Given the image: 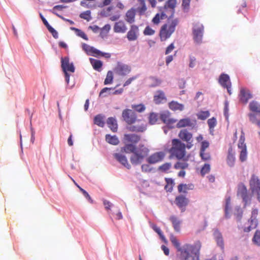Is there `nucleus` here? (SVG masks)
<instances>
[{
    "instance_id": "12",
    "label": "nucleus",
    "mask_w": 260,
    "mask_h": 260,
    "mask_svg": "<svg viewBox=\"0 0 260 260\" xmlns=\"http://www.w3.org/2000/svg\"><path fill=\"white\" fill-rule=\"evenodd\" d=\"M174 202L181 211L184 212L189 203V200L185 196L179 195L176 197Z\"/></svg>"
},
{
    "instance_id": "26",
    "label": "nucleus",
    "mask_w": 260,
    "mask_h": 260,
    "mask_svg": "<svg viewBox=\"0 0 260 260\" xmlns=\"http://www.w3.org/2000/svg\"><path fill=\"white\" fill-rule=\"evenodd\" d=\"M116 72L119 75L125 76L131 71V68L127 65L118 64L115 68Z\"/></svg>"
},
{
    "instance_id": "28",
    "label": "nucleus",
    "mask_w": 260,
    "mask_h": 260,
    "mask_svg": "<svg viewBox=\"0 0 260 260\" xmlns=\"http://www.w3.org/2000/svg\"><path fill=\"white\" fill-rule=\"evenodd\" d=\"M153 100L155 104H159L164 100L166 101L167 99L165 94L162 90H157L154 96Z\"/></svg>"
},
{
    "instance_id": "23",
    "label": "nucleus",
    "mask_w": 260,
    "mask_h": 260,
    "mask_svg": "<svg viewBox=\"0 0 260 260\" xmlns=\"http://www.w3.org/2000/svg\"><path fill=\"white\" fill-rule=\"evenodd\" d=\"M236 160L235 153L234 151L232 146H230L228 149L226 157V163L230 167H233L235 166Z\"/></svg>"
},
{
    "instance_id": "10",
    "label": "nucleus",
    "mask_w": 260,
    "mask_h": 260,
    "mask_svg": "<svg viewBox=\"0 0 260 260\" xmlns=\"http://www.w3.org/2000/svg\"><path fill=\"white\" fill-rule=\"evenodd\" d=\"M124 120L128 124H132L136 122L137 115L135 112L130 109H125L122 113Z\"/></svg>"
},
{
    "instance_id": "36",
    "label": "nucleus",
    "mask_w": 260,
    "mask_h": 260,
    "mask_svg": "<svg viewBox=\"0 0 260 260\" xmlns=\"http://www.w3.org/2000/svg\"><path fill=\"white\" fill-rule=\"evenodd\" d=\"M105 116L102 114H98L94 118V123L99 126L104 127L105 125Z\"/></svg>"
},
{
    "instance_id": "7",
    "label": "nucleus",
    "mask_w": 260,
    "mask_h": 260,
    "mask_svg": "<svg viewBox=\"0 0 260 260\" xmlns=\"http://www.w3.org/2000/svg\"><path fill=\"white\" fill-rule=\"evenodd\" d=\"M178 137L180 138V140L187 143L186 147L187 148L189 149L192 147V134L187 129H181L178 134Z\"/></svg>"
},
{
    "instance_id": "11",
    "label": "nucleus",
    "mask_w": 260,
    "mask_h": 260,
    "mask_svg": "<svg viewBox=\"0 0 260 260\" xmlns=\"http://www.w3.org/2000/svg\"><path fill=\"white\" fill-rule=\"evenodd\" d=\"M166 154L163 151H159L153 153L147 158V161L149 164H154L159 162L164 159Z\"/></svg>"
},
{
    "instance_id": "46",
    "label": "nucleus",
    "mask_w": 260,
    "mask_h": 260,
    "mask_svg": "<svg viewBox=\"0 0 260 260\" xmlns=\"http://www.w3.org/2000/svg\"><path fill=\"white\" fill-rule=\"evenodd\" d=\"M79 16L81 18L84 19L87 21H89L91 19V12L89 10L81 13Z\"/></svg>"
},
{
    "instance_id": "18",
    "label": "nucleus",
    "mask_w": 260,
    "mask_h": 260,
    "mask_svg": "<svg viewBox=\"0 0 260 260\" xmlns=\"http://www.w3.org/2000/svg\"><path fill=\"white\" fill-rule=\"evenodd\" d=\"M239 96L240 101L244 104H246L248 100L252 97L250 91L244 88L240 89Z\"/></svg>"
},
{
    "instance_id": "29",
    "label": "nucleus",
    "mask_w": 260,
    "mask_h": 260,
    "mask_svg": "<svg viewBox=\"0 0 260 260\" xmlns=\"http://www.w3.org/2000/svg\"><path fill=\"white\" fill-rule=\"evenodd\" d=\"M136 11L134 9H131L125 14V21L131 24L135 22Z\"/></svg>"
},
{
    "instance_id": "42",
    "label": "nucleus",
    "mask_w": 260,
    "mask_h": 260,
    "mask_svg": "<svg viewBox=\"0 0 260 260\" xmlns=\"http://www.w3.org/2000/svg\"><path fill=\"white\" fill-rule=\"evenodd\" d=\"M152 228L153 230L158 234V235L159 236L161 239L165 242V243L167 242V240L163 235V233L159 228H158L156 225L153 224L152 226Z\"/></svg>"
},
{
    "instance_id": "31",
    "label": "nucleus",
    "mask_w": 260,
    "mask_h": 260,
    "mask_svg": "<svg viewBox=\"0 0 260 260\" xmlns=\"http://www.w3.org/2000/svg\"><path fill=\"white\" fill-rule=\"evenodd\" d=\"M170 220L171 221L174 230L176 232L180 231V224L181 221L175 216H171L170 217Z\"/></svg>"
},
{
    "instance_id": "55",
    "label": "nucleus",
    "mask_w": 260,
    "mask_h": 260,
    "mask_svg": "<svg viewBox=\"0 0 260 260\" xmlns=\"http://www.w3.org/2000/svg\"><path fill=\"white\" fill-rule=\"evenodd\" d=\"M155 30L149 26H147L144 30L143 34L145 36H151L155 34Z\"/></svg>"
},
{
    "instance_id": "16",
    "label": "nucleus",
    "mask_w": 260,
    "mask_h": 260,
    "mask_svg": "<svg viewBox=\"0 0 260 260\" xmlns=\"http://www.w3.org/2000/svg\"><path fill=\"white\" fill-rule=\"evenodd\" d=\"M61 68L63 72H70L74 73L75 68L73 63H70L68 57H62L61 58Z\"/></svg>"
},
{
    "instance_id": "52",
    "label": "nucleus",
    "mask_w": 260,
    "mask_h": 260,
    "mask_svg": "<svg viewBox=\"0 0 260 260\" xmlns=\"http://www.w3.org/2000/svg\"><path fill=\"white\" fill-rule=\"evenodd\" d=\"M210 115L209 112L208 111H201L197 115L198 118L199 119L205 120L207 119Z\"/></svg>"
},
{
    "instance_id": "64",
    "label": "nucleus",
    "mask_w": 260,
    "mask_h": 260,
    "mask_svg": "<svg viewBox=\"0 0 260 260\" xmlns=\"http://www.w3.org/2000/svg\"><path fill=\"white\" fill-rule=\"evenodd\" d=\"M110 29V25L109 24H106L104 26L101 28V30L102 31L101 33L107 34L109 31Z\"/></svg>"
},
{
    "instance_id": "4",
    "label": "nucleus",
    "mask_w": 260,
    "mask_h": 260,
    "mask_svg": "<svg viewBox=\"0 0 260 260\" xmlns=\"http://www.w3.org/2000/svg\"><path fill=\"white\" fill-rule=\"evenodd\" d=\"M178 19H175L161 26L159 32V36L161 41H165L170 38L172 34L175 31L176 26L178 25Z\"/></svg>"
},
{
    "instance_id": "17",
    "label": "nucleus",
    "mask_w": 260,
    "mask_h": 260,
    "mask_svg": "<svg viewBox=\"0 0 260 260\" xmlns=\"http://www.w3.org/2000/svg\"><path fill=\"white\" fill-rule=\"evenodd\" d=\"M196 125V121L191 120L189 118L180 119L176 124L177 128L190 127L194 128Z\"/></svg>"
},
{
    "instance_id": "6",
    "label": "nucleus",
    "mask_w": 260,
    "mask_h": 260,
    "mask_svg": "<svg viewBox=\"0 0 260 260\" xmlns=\"http://www.w3.org/2000/svg\"><path fill=\"white\" fill-rule=\"evenodd\" d=\"M237 196L242 199L244 207L250 203L251 196L249 194L246 186L243 183H240L238 185Z\"/></svg>"
},
{
    "instance_id": "30",
    "label": "nucleus",
    "mask_w": 260,
    "mask_h": 260,
    "mask_svg": "<svg viewBox=\"0 0 260 260\" xmlns=\"http://www.w3.org/2000/svg\"><path fill=\"white\" fill-rule=\"evenodd\" d=\"M169 107L172 111H183L184 110V105L176 101H171L169 103Z\"/></svg>"
},
{
    "instance_id": "40",
    "label": "nucleus",
    "mask_w": 260,
    "mask_h": 260,
    "mask_svg": "<svg viewBox=\"0 0 260 260\" xmlns=\"http://www.w3.org/2000/svg\"><path fill=\"white\" fill-rule=\"evenodd\" d=\"M170 241L174 246L177 249V251L179 252L182 247L180 246V243L176 237L173 235H171L170 236Z\"/></svg>"
},
{
    "instance_id": "45",
    "label": "nucleus",
    "mask_w": 260,
    "mask_h": 260,
    "mask_svg": "<svg viewBox=\"0 0 260 260\" xmlns=\"http://www.w3.org/2000/svg\"><path fill=\"white\" fill-rule=\"evenodd\" d=\"M71 29L72 30H74L76 32L77 35L79 37L83 38L85 40H88L87 35L85 34V32L84 31H82L81 30H80L78 28H75V27H71Z\"/></svg>"
},
{
    "instance_id": "20",
    "label": "nucleus",
    "mask_w": 260,
    "mask_h": 260,
    "mask_svg": "<svg viewBox=\"0 0 260 260\" xmlns=\"http://www.w3.org/2000/svg\"><path fill=\"white\" fill-rule=\"evenodd\" d=\"M82 48L83 50L85 51V52H86V53L88 55L94 56H100V55H103L102 52H101L100 50L94 48L93 47H91L85 43L82 44Z\"/></svg>"
},
{
    "instance_id": "9",
    "label": "nucleus",
    "mask_w": 260,
    "mask_h": 260,
    "mask_svg": "<svg viewBox=\"0 0 260 260\" xmlns=\"http://www.w3.org/2000/svg\"><path fill=\"white\" fill-rule=\"evenodd\" d=\"M258 211L257 209H253L251 212V216L248 220V223L249 225L247 227H245L243 229V231L246 233H248L251 230L255 229L258 224L257 220L256 217L258 214Z\"/></svg>"
},
{
    "instance_id": "41",
    "label": "nucleus",
    "mask_w": 260,
    "mask_h": 260,
    "mask_svg": "<svg viewBox=\"0 0 260 260\" xmlns=\"http://www.w3.org/2000/svg\"><path fill=\"white\" fill-rule=\"evenodd\" d=\"M252 241L253 243L257 246H260V231L256 230L252 238Z\"/></svg>"
},
{
    "instance_id": "58",
    "label": "nucleus",
    "mask_w": 260,
    "mask_h": 260,
    "mask_svg": "<svg viewBox=\"0 0 260 260\" xmlns=\"http://www.w3.org/2000/svg\"><path fill=\"white\" fill-rule=\"evenodd\" d=\"M79 189L82 192L84 196L87 199L88 202L90 203H93V200H92L91 198L89 195L88 192L81 187H79Z\"/></svg>"
},
{
    "instance_id": "27",
    "label": "nucleus",
    "mask_w": 260,
    "mask_h": 260,
    "mask_svg": "<svg viewBox=\"0 0 260 260\" xmlns=\"http://www.w3.org/2000/svg\"><path fill=\"white\" fill-rule=\"evenodd\" d=\"M168 18H171L166 11H163L161 14H156L152 20L154 24L157 25L160 23V20Z\"/></svg>"
},
{
    "instance_id": "61",
    "label": "nucleus",
    "mask_w": 260,
    "mask_h": 260,
    "mask_svg": "<svg viewBox=\"0 0 260 260\" xmlns=\"http://www.w3.org/2000/svg\"><path fill=\"white\" fill-rule=\"evenodd\" d=\"M47 29H48L49 31L51 33L52 36L55 39H57L58 38V32L56 30H55L51 25L49 26Z\"/></svg>"
},
{
    "instance_id": "8",
    "label": "nucleus",
    "mask_w": 260,
    "mask_h": 260,
    "mask_svg": "<svg viewBox=\"0 0 260 260\" xmlns=\"http://www.w3.org/2000/svg\"><path fill=\"white\" fill-rule=\"evenodd\" d=\"M133 124L127 127V129L132 132L143 133L147 129V125L144 120H138Z\"/></svg>"
},
{
    "instance_id": "48",
    "label": "nucleus",
    "mask_w": 260,
    "mask_h": 260,
    "mask_svg": "<svg viewBox=\"0 0 260 260\" xmlns=\"http://www.w3.org/2000/svg\"><path fill=\"white\" fill-rule=\"evenodd\" d=\"M243 215V211L240 207L236 208V212L235 213V216L237 221H241Z\"/></svg>"
},
{
    "instance_id": "54",
    "label": "nucleus",
    "mask_w": 260,
    "mask_h": 260,
    "mask_svg": "<svg viewBox=\"0 0 260 260\" xmlns=\"http://www.w3.org/2000/svg\"><path fill=\"white\" fill-rule=\"evenodd\" d=\"M132 108L138 112H142L145 110V107L142 104L133 105Z\"/></svg>"
},
{
    "instance_id": "43",
    "label": "nucleus",
    "mask_w": 260,
    "mask_h": 260,
    "mask_svg": "<svg viewBox=\"0 0 260 260\" xmlns=\"http://www.w3.org/2000/svg\"><path fill=\"white\" fill-rule=\"evenodd\" d=\"M188 167V164L185 161L181 162L178 161L174 165V168L176 170L181 169L184 170L187 168Z\"/></svg>"
},
{
    "instance_id": "24",
    "label": "nucleus",
    "mask_w": 260,
    "mask_h": 260,
    "mask_svg": "<svg viewBox=\"0 0 260 260\" xmlns=\"http://www.w3.org/2000/svg\"><path fill=\"white\" fill-rule=\"evenodd\" d=\"M249 185L252 192L260 189V180L258 178L253 174L249 181Z\"/></svg>"
},
{
    "instance_id": "25",
    "label": "nucleus",
    "mask_w": 260,
    "mask_h": 260,
    "mask_svg": "<svg viewBox=\"0 0 260 260\" xmlns=\"http://www.w3.org/2000/svg\"><path fill=\"white\" fill-rule=\"evenodd\" d=\"M127 26L122 20H120L115 23L113 30L116 33H125L127 30Z\"/></svg>"
},
{
    "instance_id": "35",
    "label": "nucleus",
    "mask_w": 260,
    "mask_h": 260,
    "mask_svg": "<svg viewBox=\"0 0 260 260\" xmlns=\"http://www.w3.org/2000/svg\"><path fill=\"white\" fill-rule=\"evenodd\" d=\"M106 141L109 144L117 145L119 144V141L118 138L116 136H111L107 134L105 136Z\"/></svg>"
},
{
    "instance_id": "5",
    "label": "nucleus",
    "mask_w": 260,
    "mask_h": 260,
    "mask_svg": "<svg viewBox=\"0 0 260 260\" xmlns=\"http://www.w3.org/2000/svg\"><path fill=\"white\" fill-rule=\"evenodd\" d=\"M204 27L199 22L194 23L192 27L193 39L196 43L200 44L202 42Z\"/></svg>"
},
{
    "instance_id": "44",
    "label": "nucleus",
    "mask_w": 260,
    "mask_h": 260,
    "mask_svg": "<svg viewBox=\"0 0 260 260\" xmlns=\"http://www.w3.org/2000/svg\"><path fill=\"white\" fill-rule=\"evenodd\" d=\"M113 80V74L112 71H109L107 72L106 78L104 81V84L107 85L111 84Z\"/></svg>"
},
{
    "instance_id": "1",
    "label": "nucleus",
    "mask_w": 260,
    "mask_h": 260,
    "mask_svg": "<svg viewBox=\"0 0 260 260\" xmlns=\"http://www.w3.org/2000/svg\"><path fill=\"white\" fill-rule=\"evenodd\" d=\"M121 151L127 153H133L130 157V161L132 165L135 166L141 164L149 153V149L144 144H140L136 147L130 143L126 144L122 147Z\"/></svg>"
},
{
    "instance_id": "37",
    "label": "nucleus",
    "mask_w": 260,
    "mask_h": 260,
    "mask_svg": "<svg viewBox=\"0 0 260 260\" xmlns=\"http://www.w3.org/2000/svg\"><path fill=\"white\" fill-rule=\"evenodd\" d=\"M249 106L250 111L260 114V105L257 102L254 101L251 102Z\"/></svg>"
},
{
    "instance_id": "22",
    "label": "nucleus",
    "mask_w": 260,
    "mask_h": 260,
    "mask_svg": "<svg viewBox=\"0 0 260 260\" xmlns=\"http://www.w3.org/2000/svg\"><path fill=\"white\" fill-rule=\"evenodd\" d=\"M176 5V0H168L164 6L163 11H166L169 15L172 17L174 14Z\"/></svg>"
},
{
    "instance_id": "19",
    "label": "nucleus",
    "mask_w": 260,
    "mask_h": 260,
    "mask_svg": "<svg viewBox=\"0 0 260 260\" xmlns=\"http://www.w3.org/2000/svg\"><path fill=\"white\" fill-rule=\"evenodd\" d=\"M141 140V137L134 134H125L123 137V141L125 143H130L133 145L137 144Z\"/></svg>"
},
{
    "instance_id": "57",
    "label": "nucleus",
    "mask_w": 260,
    "mask_h": 260,
    "mask_svg": "<svg viewBox=\"0 0 260 260\" xmlns=\"http://www.w3.org/2000/svg\"><path fill=\"white\" fill-rule=\"evenodd\" d=\"M150 79L152 81V83L150 85L151 87L159 86L161 83V81L160 79L155 77H152Z\"/></svg>"
},
{
    "instance_id": "15",
    "label": "nucleus",
    "mask_w": 260,
    "mask_h": 260,
    "mask_svg": "<svg viewBox=\"0 0 260 260\" xmlns=\"http://www.w3.org/2000/svg\"><path fill=\"white\" fill-rule=\"evenodd\" d=\"M139 27L137 25H132L128 31L126 38L129 41H135L138 39L139 36Z\"/></svg>"
},
{
    "instance_id": "2",
    "label": "nucleus",
    "mask_w": 260,
    "mask_h": 260,
    "mask_svg": "<svg viewBox=\"0 0 260 260\" xmlns=\"http://www.w3.org/2000/svg\"><path fill=\"white\" fill-rule=\"evenodd\" d=\"M202 246L200 241H196L193 244H185L180 250L181 260H200V251Z\"/></svg>"
},
{
    "instance_id": "21",
    "label": "nucleus",
    "mask_w": 260,
    "mask_h": 260,
    "mask_svg": "<svg viewBox=\"0 0 260 260\" xmlns=\"http://www.w3.org/2000/svg\"><path fill=\"white\" fill-rule=\"evenodd\" d=\"M113 156L117 161L127 169H130L131 168V166L128 163L127 159L124 155L119 153H115L113 154Z\"/></svg>"
},
{
    "instance_id": "32",
    "label": "nucleus",
    "mask_w": 260,
    "mask_h": 260,
    "mask_svg": "<svg viewBox=\"0 0 260 260\" xmlns=\"http://www.w3.org/2000/svg\"><path fill=\"white\" fill-rule=\"evenodd\" d=\"M214 236L217 245L221 248L222 250L224 249V242L221 234L217 230L214 232Z\"/></svg>"
},
{
    "instance_id": "34",
    "label": "nucleus",
    "mask_w": 260,
    "mask_h": 260,
    "mask_svg": "<svg viewBox=\"0 0 260 260\" xmlns=\"http://www.w3.org/2000/svg\"><path fill=\"white\" fill-rule=\"evenodd\" d=\"M107 123L108 127L113 132H117V123L116 120L113 117H109L107 120Z\"/></svg>"
},
{
    "instance_id": "39",
    "label": "nucleus",
    "mask_w": 260,
    "mask_h": 260,
    "mask_svg": "<svg viewBox=\"0 0 260 260\" xmlns=\"http://www.w3.org/2000/svg\"><path fill=\"white\" fill-rule=\"evenodd\" d=\"M166 185L165 186V189L167 191L171 192L175 184L174 180L172 178H166Z\"/></svg>"
},
{
    "instance_id": "33",
    "label": "nucleus",
    "mask_w": 260,
    "mask_h": 260,
    "mask_svg": "<svg viewBox=\"0 0 260 260\" xmlns=\"http://www.w3.org/2000/svg\"><path fill=\"white\" fill-rule=\"evenodd\" d=\"M194 188L192 184H180L178 186V190L179 193H186L189 190H192Z\"/></svg>"
},
{
    "instance_id": "38",
    "label": "nucleus",
    "mask_w": 260,
    "mask_h": 260,
    "mask_svg": "<svg viewBox=\"0 0 260 260\" xmlns=\"http://www.w3.org/2000/svg\"><path fill=\"white\" fill-rule=\"evenodd\" d=\"M90 61L93 68L96 71H100L103 66L102 62L101 60L92 58H90Z\"/></svg>"
},
{
    "instance_id": "13",
    "label": "nucleus",
    "mask_w": 260,
    "mask_h": 260,
    "mask_svg": "<svg viewBox=\"0 0 260 260\" xmlns=\"http://www.w3.org/2000/svg\"><path fill=\"white\" fill-rule=\"evenodd\" d=\"M219 82L223 87L227 89L228 93L231 95L232 94L231 83L229 76L227 74H221L219 78Z\"/></svg>"
},
{
    "instance_id": "51",
    "label": "nucleus",
    "mask_w": 260,
    "mask_h": 260,
    "mask_svg": "<svg viewBox=\"0 0 260 260\" xmlns=\"http://www.w3.org/2000/svg\"><path fill=\"white\" fill-rule=\"evenodd\" d=\"M66 8V6H64L63 5H56L53 7V10L51 11V12L52 13L56 15L58 17H59L62 19H64L63 17L62 16H61V15H59L58 14H57V13L55 12L54 10H59V11H61L63 9Z\"/></svg>"
},
{
    "instance_id": "56",
    "label": "nucleus",
    "mask_w": 260,
    "mask_h": 260,
    "mask_svg": "<svg viewBox=\"0 0 260 260\" xmlns=\"http://www.w3.org/2000/svg\"><path fill=\"white\" fill-rule=\"evenodd\" d=\"M207 122L210 129H213L217 123L216 119L214 117L209 119Z\"/></svg>"
},
{
    "instance_id": "47",
    "label": "nucleus",
    "mask_w": 260,
    "mask_h": 260,
    "mask_svg": "<svg viewBox=\"0 0 260 260\" xmlns=\"http://www.w3.org/2000/svg\"><path fill=\"white\" fill-rule=\"evenodd\" d=\"M172 165L171 162H166L159 167V170L163 172H167L171 168Z\"/></svg>"
},
{
    "instance_id": "3",
    "label": "nucleus",
    "mask_w": 260,
    "mask_h": 260,
    "mask_svg": "<svg viewBox=\"0 0 260 260\" xmlns=\"http://www.w3.org/2000/svg\"><path fill=\"white\" fill-rule=\"evenodd\" d=\"M186 145L182 143L181 140L177 139H174L172 140V147L169 149V152L172 157H175L178 159H184L186 155L185 148Z\"/></svg>"
},
{
    "instance_id": "60",
    "label": "nucleus",
    "mask_w": 260,
    "mask_h": 260,
    "mask_svg": "<svg viewBox=\"0 0 260 260\" xmlns=\"http://www.w3.org/2000/svg\"><path fill=\"white\" fill-rule=\"evenodd\" d=\"M200 156L204 161L209 160L211 158L210 154L209 153L205 152V151H200Z\"/></svg>"
},
{
    "instance_id": "14",
    "label": "nucleus",
    "mask_w": 260,
    "mask_h": 260,
    "mask_svg": "<svg viewBox=\"0 0 260 260\" xmlns=\"http://www.w3.org/2000/svg\"><path fill=\"white\" fill-rule=\"evenodd\" d=\"M238 146L241 149L239 159L241 162H244L247 159V149L246 144L244 143V139L242 137L239 139Z\"/></svg>"
},
{
    "instance_id": "49",
    "label": "nucleus",
    "mask_w": 260,
    "mask_h": 260,
    "mask_svg": "<svg viewBox=\"0 0 260 260\" xmlns=\"http://www.w3.org/2000/svg\"><path fill=\"white\" fill-rule=\"evenodd\" d=\"M230 204L231 199L230 198H229L226 200V205L225 206V216L226 218H229L230 217L229 211L231 209Z\"/></svg>"
},
{
    "instance_id": "50",
    "label": "nucleus",
    "mask_w": 260,
    "mask_h": 260,
    "mask_svg": "<svg viewBox=\"0 0 260 260\" xmlns=\"http://www.w3.org/2000/svg\"><path fill=\"white\" fill-rule=\"evenodd\" d=\"M210 171V166L208 164H205L201 168V174L202 176H204L208 174Z\"/></svg>"
},
{
    "instance_id": "63",
    "label": "nucleus",
    "mask_w": 260,
    "mask_h": 260,
    "mask_svg": "<svg viewBox=\"0 0 260 260\" xmlns=\"http://www.w3.org/2000/svg\"><path fill=\"white\" fill-rule=\"evenodd\" d=\"M141 170L143 172H149L151 169L150 166L148 164H143L141 166Z\"/></svg>"
},
{
    "instance_id": "53",
    "label": "nucleus",
    "mask_w": 260,
    "mask_h": 260,
    "mask_svg": "<svg viewBox=\"0 0 260 260\" xmlns=\"http://www.w3.org/2000/svg\"><path fill=\"white\" fill-rule=\"evenodd\" d=\"M158 120V116L156 114L151 113L149 116V122L151 124H155Z\"/></svg>"
},
{
    "instance_id": "59",
    "label": "nucleus",
    "mask_w": 260,
    "mask_h": 260,
    "mask_svg": "<svg viewBox=\"0 0 260 260\" xmlns=\"http://www.w3.org/2000/svg\"><path fill=\"white\" fill-rule=\"evenodd\" d=\"M249 118L250 121L253 123H255L258 127H260V120H257L256 118V115L254 114H249Z\"/></svg>"
},
{
    "instance_id": "62",
    "label": "nucleus",
    "mask_w": 260,
    "mask_h": 260,
    "mask_svg": "<svg viewBox=\"0 0 260 260\" xmlns=\"http://www.w3.org/2000/svg\"><path fill=\"white\" fill-rule=\"evenodd\" d=\"M209 143L207 141H204L202 142L200 151H205V150L209 147Z\"/></svg>"
}]
</instances>
